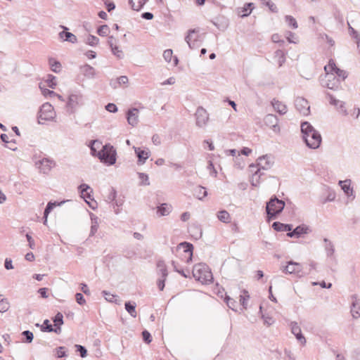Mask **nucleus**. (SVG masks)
Masks as SVG:
<instances>
[{
	"instance_id": "obj_1",
	"label": "nucleus",
	"mask_w": 360,
	"mask_h": 360,
	"mask_svg": "<svg viewBox=\"0 0 360 360\" xmlns=\"http://www.w3.org/2000/svg\"><path fill=\"white\" fill-rule=\"evenodd\" d=\"M91 149L93 154L97 156L101 162L108 165H112L115 163L117 152L110 144L103 146L101 141H94Z\"/></svg>"
},
{
	"instance_id": "obj_2",
	"label": "nucleus",
	"mask_w": 360,
	"mask_h": 360,
	"mask_svg": "<svg viewBox=\"0 0 360 360\" xmlns=\"http://www.w3.org/2000/svg\"><path fill=\"white\" fill-rule=\"evenodd\" d=\"M324 70L328 81L326 85L330 89H338L340 86V79L345 80L347 77V72L339 68L332 59L324 67Z\"/></svg>"
},
{
	"instance_id": "obj_3",
	"label": "nucleus",
	"mask_w": 360,
	"mask_h": 360,
	"mask_svg": "<svg viewBox=\"0 0 360 360\" xmlns=\"http://www.w3.org/2000/svg\"><path fill=\"white\" fill-rule=\"evenodd\" d=\"M301 131L303 138L309 148H319L321 142V136L308 122L302 124Z\"/></svg>"
},
{
	"instance_id": "obj_4",
	"label": "nucleus",
	"mask_w": 360,
	"mask_h": 360,
	"mask_svg": "<svg viewBox=\"0 0 360 360\" xmlns=\"http://www.w3.org/2000/svg\"><path fill=\"white\" fill-rule=\"evenodd\" d=\"M193 276L202 284L208 285L213 281V275L210 267L203 263L195 264L193 268Z\"/></svg>"
},
{
	"instance_id": "obj_5",
	"label": "nucleus",
	"mask_w": 360,
	"mask_h": 360,
	"mask_svg": "<svg viewBox=\"0 0 360 360\" xmlns=\"http://www.w3.org/2000/svg\"><path fill=\"white\" fill-rule=\"evenodd\" d=\"M193 245L191 243L184 242L179 244L176 248V255L181 262L189 263L192 260Z\"/></svg>"
},
{
	"instance_id": "obj_6",
	"label": "nucleus",
	"mask_w": 360,
	"mask_h": 360,
	"mask_svg": "<svg viewBox=\"0 0 360 360\" xmlns=\"http://www.w3.org/2000/svg\"><path fill=\"white\" fill-rule=\"evenodd\" d=\"M285 202L277 198H272L266 204V210L268 220L274 219L284 208Z\"/></svg>"
},
{
	"instance_id": "obj_7",
	"label": "nucleus",
	"mask_w": 360,
	"mask_h": 360,
	"mask_svg": "<svg viewBox=\"0 0 360 360\" xmlns=\"http://www.w3.org/2000/svg\"><path fill=\"white\" fill-rule=\"evenodd\" d=\"M302 265L300 263L289 262L283 269V271L286 274H295L301 276L302 273Z\"/></svg>"
},
{
	"instance_id": "obj_8",
	"label": "nucleus",
	"mask_w": 360,
	"mask_h": 360,
	"mask_svg": "<svg viewBox=\"0 0 360 360\" xmlns=\"http://www.w3.org/2000/svg\"><path fill=\"white\" fill-rule=\"evenodd\" d=\"M55 112L53 106L49 103L42 105L39 110V118L42 120H49L54 117Z\"/></svg>"
},
{
	"instance_id": "obj_9",
	"label": "nucleus",
	"mask_w": 360,
	"mask_h": 360,
	"mask_svg": "<svg viewBox=\"0 0 360 360\" xmlns=\"http://www.w3.org/2000/svg\"><path fill=\"white\" fill-rule=\"evenodd\" d=\"M295 107L301 115H308L310 112L309 102L304 98H297L295 100Z\"/></svg>"
},
{
	"instance_id": "obj_10",
	"label": "nucleus",
	"mask_w": 360,
	"mask_h": 360,
	"mask_svg": "<svg viewBox=\"0 0 360 360\" xmlns=\"http://www.w3.org/2000/svg\"><path fill=\"white\" fill-rule=\"evenodd\" d=\"M81 188V197L84 199L86 203L91 207H94V204L96 202L94 201V198L91 195L92 189L86 184L80 186Z\"/></svg>"
},
{
	"instance_id": "obj_11",
	"label": "nucleus",
	"mask_w": 360,
	"mask_h": 360,
	"mask_svg": "<svg viewBox=\"0 0 360 360\" xmlns=\"http://www.w3.org/2000/svg\"><path fill=\"white\" fill-rule=\"evenodd\" d=\"M84 99L79 94H71L69 96L68 101V106L72 110H75L80 106L83 105Z\"/></svg>"
},
{
	"instance_id": "obj_12",
	"label": "nucleus",
	"mask_w": 360,
	"mask_h": 360,
	"mask_svg": "<svg viewBox=\"0 0 360 360\" xmlns=\"http://www.w3.org/2000/svg\"><path fill=\"white\" fill-rule=\"evenodd\" d=\"M199 31L198 30H189L186 40L191 48H193L195 46V42L199 39Z\"/></svg>"
},
{
	"instance_id": "obj_13",
	"label": "nucleus",
	"mask_w": 360,
	"mask_h": 360,
	"mask_svg": "<svg viewBox=\"0 0 360 360\" xmlns=\"http://www.w3.org/2000/svg\"><path fill=\"white\" fill-rule=\"evenodd\" d=\"M292 333L295 335L296 338L300 342L302 345H305L306 339L301 333V328L297 323H291Z\"/></svg>"
},
{
	"instance_id": "obj_14",
	"label": "nucleus",
	"mask_w": 360,
	"mask_h": 360,
	"mask_svg": "<svg viewBox=\"0 0 360 360\" xmlns=\"http://www.w3.org/2000/svg\"><path fill=\"white\" fill-rule=\"evenodd\" d=\"M308 227L304 225L299 226L296 227L292 231H290V232H288L287 233V236L290 238H299L301 236L306 234L308 232Z\"/></svg>"
},
{
	"instance_id": "obj_15",
	"label": "nucleus",
	"mask_w": 360,
	"mask_h": 360,
	"mask_svg": "<svg viewBox=\"0 0 360 360\" xmlns=\"http://www.w3.org/2000/svg\"><path fill=\"white\" fill-rule=\"evenodd\" d=\"M135 153L139 158V162L143 164L146 160L149 158L150 151L148 149H142L141 148H135Z\"/></svg>"
},
{
	"instance_id": "obj_16",
	"label": "nucleus",
	"mask_w": 360,
	"mask_h": 360,
	"mask_svg": "<svg viewBox=\"0 0 360 360\" xmlns=\"http://www.w3.org/2000/svg\"><path fill=\"white\" fill-rule=\"evenodd\" d=\"M272 162H273L271 158L267 155H265L258 158L257 166L259 168H260V170L267 169L271 167Z\"/></svg>"
},
{
	"instance_id": "obj_17",
	"label": "nucleus",
	"mask_w": 360,
	"mask_h": 360,
	"mask_svg": "<svg viewBox=\"0 0 360 360\" xmlns=\"http://www.w3.org/2000/svg\"><path fill=\"white\" fill-rule=\"evenodd\" d=\"M139 111L136 108L129 110L127 113V121L129 124L135 126L139 121Z\"/></svg>"
},
{
	"instance_id": "obj_18",
	"label": "nucleus",
	"mask_w": 360,
	"mask_h": 360,
	"mask_svg": "<svg viewBox=\"0 0 360 360\" xmlns=\"http://www.w3.org/2000/svg\"><path fill=\"white\" fill-rule=\"evenodd\" d=\"M55 165V163L48 159H43L39 162V169L44 173H47Z\"/></svg>"
},
{
	"instance_id": "obj_19",
	"label": "nucleus",
	"mask_w": 360,
	"mask_h": 360,
	"mask_svg": "<svg viewBox=\"0 0 360 360\" xmlns=\"http://www.w3.org/2000/svg\"><path fill=\"white\" fill-rule=\"evenodd\" d=\"M341 188L345 193L347 196H352L353 195V189L351 187V181L350 180H345L340 181L339 182Z\"/></svg>"
},
{
	"instance_id": "obj_20",
	"label": "nucleus",
	"mask_w": 360,
	"mask_h": 360,
	"mask_svg": "<svg viewBox=\"0 0 360 360\" xmlns=\"http://www.w3.org/2000/svg\"><path fill=\"white\" fill-rule=\"evenodd\" d=\"M273 229L276 231H283L288 233L292 229V226L290 224H285L278 221H276L272 224Z\"/></svg>"
},
{
	"instance_id": "obj_21",
	"label": "nucleus",
	"mask_w": 360,
	"mask_h": 360,
	"mask_svg": "<svg viewBox=\"0 0 360 360\" xmlns=\"http://www.w3.org/2000/svg\"><path fill=\"white\" fill-rule=\"evenodd\" d=\"M165 60L168 63H172L174 65L178 64V59L176 57L173 56V51L171 49L165 50L163 53Z\"/></svg>"
},
{
	"instance_id": "obj_22",
	"label": "nucleus",
	"mask_w": 360,
	"mask_h": 360,
	"mask_svg": "<svg viewBox=\"0 0 360 360\" xmlns=\"http://www.w3.org/2000/svg\"><path fill=\"white\" fill-rule=\"evenodd\" d=\"M253 8H254V4L252 3L246 4L244 5L243 7L240 8V10L238 11V14L241 17L248 16L251 13Z\"/></svg>"
},
{
	"instance_id": "obj_23",
	"label": "nucleus",
	"mask_w": 360,
	"mask_h": 360,
	"mask_svg": "<svg viewBox=\"0 0 360 360\" xmlns=\"http://www.w3.org/2000/svg\"><path fill=\"white\" fill-rule=\"evenodd\" d=\"M60 38L62 39L63 41H70L72 43H75L77 41V37L73 34L62 31L59 33Z\"/></svg>"
},
{
	"instance_id": "obj_24",
	"label": "nucleus",
	"mask_w": 360,
	"mask_h": 360,
	"mask_svg": "<svg viewBox=\"0 0 360 360\" xmlns=\"http://www.w3.org/2000/svg\"><path fill=\"white\" fill-rule=\"evenodd\" d=\"M193 195L199 200H202L207 195V191L202 186H198L193 189Z\"/></svg>"
},
{
	"instance_id": "obj_25",
	"label": "nucleus",
	"mask_w": 360,
	"mask_h": 360,
	"mask_svg": "<svg viewBox=\"0 0 360 360\" xmlns=\"http://www.w3.org/2000/svg\"><path fill=\"white\" fill-rule=\"evenodd\" d=\"M330 103L335 105L338 109H340V112H342L343 115H347L344 103L335 99L332 96H330Z\"/></svg>"
},
{
	"instance_id": "obj_26",
	"label": "nucleus",
	"mask_w": 360,
	"mask_h": 360,
	"mask_svg": "<svg viewBox=\"0 0 360 360\" xmlns=\"http://www.w3.org/2000/svg\"><path fill=\"white\" fill-rule=\"evenodd\" d=\"M272 105L275 110H276L280 114H285L287 111L286 105L279 101L274 100L272 102Z\"/></svg>"
},
{
	"instance_id": "obj_27",
	"label": "nucleus",
	"mask_w": 360,
	"mask_h": 360,
	"mask_svg": "<svg viewBox=\"0 0 360 360\" xmlns=\"http://www.w3.org/2000/svg\"><path fill=\"white\" fill-rule=\"evenodd\" d=\"M217 218L219 221L224 223H229L231 222V217L230 214L226 210H221L218 212Z\"/></svg>"
},
{
	"instance_id": "obj_28",
	"label": "nucleus",
	"mask_w": 360,
	"mask_h": 360,
	"mask_svg": "<svg viewBox=\"0 0 360 360\" xmlns=\"http://www.w3.org/2000/svg\"><path fill=\"white\" fill-rule=\"evenodd\" d=\"M171 210V205L163 203L158 207V213L160 214V216H166L169 214Z\"/></svg>"
},
{
	"instance_id": "obj_29",
	"label": "nucleus",
	"mask_w": 360,
	"mask_h": 360,
	"mask_svg": "<svg viewBox=\"0 0 360 360\" xmlns=\"http://www.w3.org/2000/svg\"><path fill=\"white\" fill-rule=\"evenodd\" d=\"M148 0H129L131 8L135 11H139Z\"/></svg>"
},
{
	"instance_id": "obj_30",
	"label": "nucleus",
	"mask_w": 360,
	"mask_h": 360,
	"mask_svg": "<svg viewBox=\"0 0 360 360\" xmlns=\"http://www.w3.org/2000/svg\"><path fill=\"white\" fill-rule=\"evenodd\" d=\"M63 314L58 313L53 319L54 326L58 330V333L60 332V326L63 323Z\"/></svg>"
},
{
	"instance_id": "obj_31",
	"label": "nucleus",
	"mask_w": 360,
	"mask_h": 360,
	"mask_svg": "<svg viewBox=\"0 0 360 360\" xmlns=\"http://www.w3.org/2000/svg\"><path fill=\"white\" fill-rule=\"evenodd\" d=\"M262 174L261 172L260 168H258L255 171V174L252 175V179H251V184L252 186H258V184H259V181H260V176Z\"/></svg>"
},
{
	"instance_id": "obj_32",
	"label": "nucleus",
	"mask_w": 360,
	"mask_h": 360,
	"mask_svg": "<svg viewBox=\"0 0 360 360\" xmlns=\"http://www.w3.org/2000/svg\"><path fill=\"white\" fill-rule=\"evenodd\" d=\"M49 63L51 70L53 72H59L61 70V64L59 62L56 61L55 59L50 58Z\"/></svg>"
},
{
	"instance_id": "obj_33",
	"label": "nucleus",
	"mask_w": 360,
	"mask_h": 360,
	"mask_svg": "<svg viewBox=\"0 0 360 360\" xmlns=\"http://www.w3.org/2000/svg\"><path fill=\"white\" fill-rule=\"evenodd\" d=\"M41 329L44 331L51 332L54 331L55 333H58V330L56 328H53L52 325L50 323L49 320H45L41 326Z\"/></svg>"
},
{
	"instance_id": "obj_34",
	"label": "nucleus",
	"mask_w": 360,
	"mask_h": 360,
	"mask_svg": "<svg viewBox=\"0 0 360 360\" xmlns=\"http://www.w3.org/2000/svg\"><path fill=\"white\" fill-rule=\"evenodd\" d=\"M44 86H47L50 88L54 89L56 86V77L53 75H48L47 79L44 81Z\"/></svg>"
},
{
	"instance_id": "obj_35",
	"label": "nucleus",
	"mask_w": 360,
	"mask_h": 360,
	"mask_svg": "<svg viewBox=\"0 0 360 360\" xmlns=\"http://www.w3.org/2000/svg\"><path fill=\"white\" fill-rule=\"evenodd\" d=\"M97 33L101 37H105L110 33V28L106 25H101L98 28Z\"/></svg>"
},
{
	"instance_id": "obj_36",
	"label": "nucleus",
	"mask_w": 360,
	"mask_h": 360,
	"mask_svg": "<svg viewBox=\"0 0 360 360\" xmlns=\"http://www.w3.org/2000/svg\"><path fill=\"white\" fill-rule=\"evenodd\" d=\"M125 309L130 314V315L133 317H136L137 313L135 309V304H132L131 302L125 303Z\"/></svg>"
},
{
	"instance_id": "obj_37",
	"label": "nucleus",
	"mask_w": 360,
	"mask_h": 360,
	"mask_svg": "<svg viewBox=\"0 0 360 360\" xmlns=\"http://www.w3.org/2000/svg\"><path fill=\"white\" fill-rule=\"evenodd\" d=\"M264 4L269 8V9L273 13L278 12V8L276 5L271 0H263Z\"/></svg>"
},
{
	"instance_id": "obj_38",
	"label": "nucleus",
	"mask_w": 360,
	"mask_h": 360,
	"mask_svg": "<svg viewBox=\"0 0 360 360\" xmlns=\"http://www.w3.org/2000/svg\"><path fill=\"white\" fill-rule=\"evenodd\" d=\"M9 302L6 299H0V312L4 313L8 310Z\"/></svg>"
},
{
	"instance_id": "obj_39",
	"label": "nucleus",
	"mask_w": 360,
	"mask_h": 360,
	"mask_svg": "<svg viewBox=\"0 0 360 360\" xmlns=\"http://www.w3.org/2000/svg\"><path fill=\"white\" fill-rule=\"evenodd\" d=\"M157 266L161 271L162 276L165 278V277L167 275V271L166 268V265L164 262V261L160 260L157 262Z\"/></svg>"
},
{
	"instance_id": "obj_40",
	"label": "nucleus",
	"mask_w": 360,
	"mask_h": 360,
	"mask_svg": "<svg viewBox=\"0 0 360 360\" xmlns=\"http://www.w3.org/2000/svg\"><path fill=\"white\" fill-rule=\"evenodd\" d=\"M285 21L288 22L289 26H291L292 28L296 29L297 28V22L296 20L291 15H286L285 16Z\"/></svg>"
},
{
	"instance_id": "obj_41",
	"label": "nucleus",
	"mask_w": 360,
	"mask_h": 360,
	"mask_svg": "<svg viewBox=\"0 0 360 360\" xmlns=\"http://www.w3.org/2000/svg\"><path fill=\"white\" fill-rule=\"evenodd\" d=\"M249 299V295L247 292H244L242 295H240V302L241 305L246 308L247 301Z\"/></svg>"
},
{
	"instance_id": "obj_42",
	"label": "nucleus",
	"mask_w": 360,
	"mask_h": 360,
	"mask_svg": "<svg viewBox=\"0 0 360 360\" xmlns=\"http://www.w3.org/2000/svg\"><path fill=\"white\" fill-rule=\"evenodd\" d=\"M56 205L54 203H51V202H49L47 206H46V208L45 209V211H44V224H46L47 222V217H48V214L51 211V210L53 209V207L55 206Z\"/></svg>"
},
{
	"instance_id": "obj_43",
	"label": "nucleus",
	"mask_w": 360,
	"mask_h": 360,
	"mask_svg": "<svg viewBox=\"0 0 360 360\" xmlns=\"http://www.w3.org/2000/svg\"><path fill=\"white\" fill-rule=\"evenodd\" d=\"M103 293L105 295V297L106 300L111 302L117 301V296L112 295L111 293H109V292H103Z\"/></svg>"
},
{
	"instance_id": "obj_44",
	"label": "nucleus",
	"mask_w": 360,
	"mask_h": 360,
	"mask_svg": "<svg viewBox=\"0 0 360 360\" xmlns=\"http://www.w3.org/2000/svg\"><path fill=\"white\" fill-rule=\"evenodd\" d=\"M75 300H76L77 302L80 305L84 304L86 302V300H85L84 296L82 295V294H81L79 292H78L75 295Z\"/></svg>"
},
{
	"instance_id": "obj_45",
	"label": "nucleus",
	"mask_w": 360,
	"mask_h": 360,
	"mask_svg": "<svg viewBox=\"0 0 360 360\" xmlns=\"http://www.w3.org/2000/svg\"><path fill=\"white\" fill-rule=\"evenodd\" d=\"M142 337H143V340L147 343H150L152 341L151 335H150V333L148 332L147 330L143 331Z\"/></svg>"
},
{
	"instance_id": "obj_46",
	"label": "nucleus",
	"mask_w": 360,
	"mask_h": 360,
	"mask_svg": "<svg viewBox=\"0 0 360 360\" xmlns=\"http://www.w3.org/2000/svg\"><path fill=\"white\" fill-rule=\"evenodd\" d=\"M87 41L90 45L94 46V45L98 44L99 40L97 37H96L94 36H89L87 38Z\"/></svg>"
},
{
	"instance_id": "obj_47",
	"label": "nucleus",
	"mask_w": 360,
	"mask_h": 360,
	"mask_svg": "<svg viewBox=\"0 0 360 360\" xmlns=\"http://www.w3.org/2000/svg\"><path fill=\"white\" fill-rule=\"evenodd\" d=\"M76 347L77 348V351L79 352L82 357H85L86 356V349L83 346L77 345Z\"/></svg>"
},
{
	"instance_id": "obj_48",
	"label": "nucleus",
	"mask_w": 360,
	"mask_h": 360,
	"mask_svg": "<svg viewBox=\"0 0 360 360\" xmlns=\"http://www.w3.org/2000/svg\"><path fill=\"white\" fill-rule=\"evenodd\" d=\"M42 84H40V89H41V91H42V94L44 95V96H52V95H55V93L52 91H50L46 88H44L42 87Z\"/></svg>"
},
{
	"instance_id": "obj_49",
	"label": "nucleus",
	"mask_w": 360,
	"mask_h": 360,
	"mask_svg": "<svg viewBox=\"0 0 360 360\" xmlns=\"http://www.w3.org/2000/svg\"><path fill=\"white\" fill-rule=\"evenodd\" d=\"M266 121L267 122H269L271 123H274L275 122V124H273V127L274 128V130H276V119L274 116L271 115H269L266 116Z\"/></svg>"
},
{
	"instance_id": "obj_50",
	"label": "nucleus",
	"mask_w": 360,
	"mask_h": 360,
	"mask_svg": "<svg viewBox=\"0 0 360 360\" xmlns=\"http://www.w3.org/2000/svg\"><path fill=\"white\" fill-rule=\"evenodd\" d=\"M105 108L108 111L111 112H115L117 110V106L113 103H108Z\"/></svg>"
},
{
	"instance_id": "obj_51",
	"label": "nucleus",
	"mask_w": 360,
	"mask_h": 360,
	"mask_svg": "<svg viewBox=\"0 0 360 360\" xmlns=\"http://www.w3.org/2000/svg\"><path fill=\"white\" fill-rule=\"evenodd\" d=\"M4 266H5V268L8 270L13 269V266L12 265V260L9 258H6L5 259Z\"/></svg>"
},
{
	"instance_id": "obj_52",
	"label": "nucleus",
	"mask_w": 360,
	"mask_h": 360,
	"mask_svg": "<svg viewBox=\"0 0 360 360\" xmlns=\"http://www.w3.org/2000/svg\"><path fill=\"white\" fill-rule=\"evenodd\" d=\"M23 335H25L27 341L28 342H32V340L33 339V334H32V333H31V332H30L28 330H26V331L23 332Z\"/></svg>"
},
{
	"instance_id": "obj_53",
	"label": "nucleus",
	"mask_w": 360,
	"mask_h": 360,
	"mask_svg": "<svg viewBox=\"0 0 360 360\" xmlns=\"http://www.w3.org/2000/svg\"><path fill=\"white\" fill-rule=\"evenodd\" d=\"M226 304H228V306L234 309L235 308V302L230 297H226Z\"/></svg>"
},
{
	"instance_id": "obj_54",
	"label": "nucleus",
	"mask_w": 360,
	"mask_h": 360,
	"mask_svg": "<svg viewBox=\"0 0 360 360\" xmlns=\"http://www.w3.org/2000/svg\"><path fill=\"white\" fill-rule=\"evenodd\" d=\"M47 290H48V289H47V288H40V289L39 290V293L41 295V296L43 298H46V297H48Z\"/></svg>"
},
{
	"instance_id": "obj_55",
	"label": "nucleus",
	"mask_w": 360,
	"mask_h": 360,
	"mask_svg": "<svg viewBox=\"0 0 360 360\" xmlns=\"http://www.w3.org/2000/svg\"><path fill=\"white\" fill-rule=\"evenodd\" d=\"M26 237H27V241L29 243V246L30 248L33 249L34 248V240L32 239V238L31 237V236H30L29 234H27L26 235Z\"/></svg>"
},
{
	"instance_id": "obj_56",
	"label": "nucleus",
	"mask_w": 360,
	"mask_h": 360,
	"mask_svg": "<svg viewBox=\"0 0 360 360\" xmlns=\"http://www.w3.org/2000/svg\"><path fill=\"white\" fill-rule=\"evenodd\" d=\"M105 7L108 11H111L112 10L115 9V6L114 3L112 2H105Z\"/></svg>"
},
{
	"instance_id": "obj_57",
	"label": "nucleus",
	"mask_w": 360,
	"mask_h": 360,
	"mask_svg": "<svg viewBox=\"0 0 360 360\" xmlns=\"http://www.w3.org/2000/svg\"><path fill=\"white\" fill-rule=\"evenodd\" d=\"M335 194L334 193H330L328 194V196L327 197V198L323 200L322 202L325 203L327 201H333L335 199Z\"/></svg>"
},
{
	"instance_id": "obj_58",
	"label": "nucleus",
	"mask_w": 360,
	"mask_h": 360,
	"mask_svg": "<svg viewBox=\"0 0 360 360\" xmlns=\"http://www.w3.org/2000/svg\"><path fill=\"white\" fill-rule=\"evenodd\" d=\"M85 55L89 59H93L96 57V53L93 51H86Z\"/></svg>"
},
{
	"instance_id": "obj_59",
	"label": "nucleus",
	"mask_w": 360,
	"mask_h": 360,
	"mask_svg": "<svg viewBox=\"0 0 360 360\" xmlns=\"http://www.w3.org/2000/svg\"><path fill=\"white\" fill-rule=\"evenodd\" d=\"M81 290L86 295H89L90 291L89 290L88 286L86 284H82L81 285Z\"/></svg>"
},
{
	"instance_id": "obj_60",
	"label": "nucleus",
	"mask_w": 360,
	"mask_h": 360,
	"mask_svg": "<svg viewBox=\"0 0 360 360\" xmlns=\"http://www.w3.org/2000/svg\"><path fill=\"white\" fill-rule=\"evenodd\" d=\"M142 17L146 20H151L153 18V15L151 13L146 12L142 14Z\"/></svg>"
},
{
	"instance_id": "obj_61",
	"label": "nucleus",
	"mask_w": 360,
	"mask_h": 360,
	"mask_svg": "<svg viewBox=\"0 0 360 360\" xmlns=\"http://www.w3.org/2000/svg\"><path fill=\"white\" fill-rule=\"evenodd\" d=\"M25 259L27 261L32 262L34 260V255L32 252H28L25 255Z\"/></svg>"
},
{
	"instance_id": "obj_62",
	"label": "nucleus",
	"mask_w": 360,
	"mask_h": 360,
	"mask_svg": "<svg viewBox=\"0 0 360 360\" xmlns=\"http://www.w3.org/2000/svg\"><path fill=\"white\" fill-rule=\"evenodd\" d=\"M112 51L115 55L117 56V57H121L122 55V51L119 50L117 47L112 48Z\"/></svg>"
},
{
	"instance_id": "obj_63",
	"label": "nucleus",
	"mask_w": 360,
	"mask_h": 360,
	"mask_svg": "<svg viewBox=\"0 0 360 360\" xmlns=\"http://www.w3.org/2000/svg\"><path fill=\"white\" fill-rule=\"evenodd\" d=\"M189 218H190V213H188V212H184L181 216V219L184 221L188 220Z\"/></svg>"
},
{
	"instance_id": "obj_64",
	"label": "nucleus",
	"mask_w": 360,
	"mask_h": 360,
	"mask_svg": "<svg viewBox=\"0 0 360 360\" xmlns=\"http://www.w3.org/2000/svg\"><path fill=\"white\" fill-rule=\"evenodd\" d=\"M252 152V150L250 149L249 148H244L242 150H241V153L243 155H249Z\"/></svg>"
}]
</instances>
